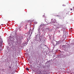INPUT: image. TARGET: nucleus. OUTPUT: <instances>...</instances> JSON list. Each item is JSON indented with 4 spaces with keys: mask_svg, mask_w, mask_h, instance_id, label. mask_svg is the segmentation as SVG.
<instances>
[{
    "mask_svg": "<svg viewBox=\"0 0 74 74\" xmlns=\"http://www.w3.org/2000/svg\"><path fill=\"white\" fill-rule=\"evenodd\" d=\"M59 16H59H60L59 15H57V16Z\"/></svg>",
    "mask_w": 74,
    "mask_h": 74,
    "instance_id": "f8f14e48",
    "label": "nucleus"
},
{
    "mask_svg": "<svg viewBox=\"0 0 74 74\" xmlns=\"http://www.w3.org/2000/svg\"><path fill=\"white\" fill-rule=\"evenodd\" d=\"M51 22L53 23H55L56 22V20L55 19H51Z\"/></svg>",
    "mask_w": 74,
    "mask_h": 74,
    "instance_id": "f03ea898",
    "label": "nucleus"
},
{
    "mask_svg": "<svg viewBox=\"0 0 74 74\" xmlns=\"http://www.w3.org/2000/svg\"><path fill=\"white\" fill-rule=\"evenodd\" d=\"M40 35H37L36 36V38L35 39L36 40V41H38V37H40Z\"/></svg>",
    "mask_w": 74,
    "mask_h": 74,
    "instance_id": "7ed1b4c3",
    "label": "nucleus"
},
{
    "mask_svg": "<svg viewBox=\"0 0 74 74\" xmlns=\"http://www.w3.org/2000/svg\"><path fill=\"white\" fill-rule=\"evenodd\" d=\"M26 69L27 70V71H29V69L28 68H27Z\"/></svg>",
    "mask_w": 74,
    "mask_h": 74,
    "instance_id": "1a4fd4ad",
    "label": "nucleus"
},
{
    "mask_svg": "<svg viewBox=\"0 0 74 74\" xmlns=\"http://www.w3.org/2000/svg\"><path fill=\"white\" fill-rule=\"evenodd\" d=\"M46 68L43 67L42 70H41L39 73V74H47V71L45 69Z\"/></svg>",
    "mask_w": 74,
    "mask_h": 74,
    "instance_id": "f257e3e1",
    "label": "nucleus"
},
{
    "mask_svg": "<svg viewBox=\"0 0 74 74\" xmlns=\"http://www.w3.org/2000/svg\"><path fill=\"white\" fill-rule=\"evenodd\" d=\"M32 33H33V30H30L29 31V34H32Z\"/></svg>",
    "mask_w": 74,
    "mask_h": 74,
    "instance_id": "20e7f679",
    "label": "nucleus"
},
{
    "mask_svg": "<svg viewBox=\"0 0 74 74\" xmlns=\"http://www.w3.org/2000/svg\"><path fill=\"white\" fill-rule=\"evenodd\" d=\"M60 28H63V25H60Z\"/></svg>",
    "mask_w": 74,
    "mask_h": 74,
    "instance_id": "0eeeda50",
    "label": "nucleus"
},
{
    "mask_svg": "<svg viewBox=\"0 0 74 74\" xmlns=\"http://www.w3.org/2000/svg\"><path fill=\"white\" fill-rule=\"evenodd\" d=\"M37 23H38L37 22H34V23L35 25L36 24H37Z\"/></svg>",
    "mask_w": 74,
    "mask_h": 74,
    "instance_id": "9d476101",
    "label": "nucleus"
},
{
    "mask_svg": "<svg viewBox=\"0 0 74 74\" xmlns=\"http://www.w3.org/2000/svg\"><path fill=\"white\" fill-rule=\"evenodd\" d=\"M40 27H42V26H44V24L43 23L41 24L40 25Z\"/></svg>",
    "mask_w": 74,
    "mask_h": 74,
    "instance_id": "423d86ee",
    "label": "nucleus"
},
{
    "mask_svg": "<svg viewBox=\"0 0 74 74\" xmlns=\"http://www.w3.org/2000/svg\"><path fill=\"white\" fill-rule=\"evenodd\" d=\"M43 17H45V15H43Z\"/></svg>",
    "mask_w": 74,
    "mask_h": 74,
    "instance_id": "ddd939ff",
    "label": "nucleus"
},
{
    "mask_svg": "<svg viewBox=\"0 0 74 74\" xmlns=\"http://www.w3.org/2000/svg\"><path fill=\"white\" fill-rule=\"evenodd\" d=\"M1 25H3V24H1Z\"/></svg>",
    "mask_w": 74,
    "mask_h": 74,
    "instance_id": "dca6fc26",
    "label": "nucleus"
},
{
    "mask_svg": "<svg viewBox=\"0 0 74 74\" xmlns=\"http://www.w3.org/2000/svg\"><path fill=\"white\" fill-rule=\"evenodd\" d=\"M71 10H73V9H71Z\"/></svg>",
    "mask_w": 74,
    "mask_h": 74,
    "instance_id": "4468645a",
    "label": "nucleus"
},
{
    "mask_svg": "<svg viewBox=\"0 0 74 74\" xmlns=\"http://www.w3.org/2000/svg\"><path fill=\"white\" fill-rule=\"evenodd\" d=\"M58 25L59 26V24H58Z\"/></svg>",
    "mask_w": 74,
    "mask_h": 74,
    "instance_id": "f3484780",
    "label": "nucleus"
},
{
    "mask_svg": "<svg viewBox=\"0 0 74 74\" xmlns=\"http://www.w3.org/2000/svg\"><path fill=\"white\" fill-rule=\"evenodd\" d=\"M39 40L40 41H43V39L42 38V37H39Z\"/></svg>",
    "mask_w": 74,
    "mask_h": 74,
    "instance_id": "39448f33",
    "label": "nucleus"
},
{
    "mask_svg": "<svg viewBox=\"0 0 74 74\" xmlns=\"http://www.w3.org/2000/svg\"><path fill=\"white\" fill-rule=\"evenodd\" d=\"M10 69H11V66H9Z\"/></svg>",
    "mask_w": 74,
    "mask_h": 74,
    "instance_id": "2eb2a0df",
    "label": "nucleus"
},
{
    "mask_svg": "<svg viewBox=\"0 0 74 74\" xmlns=\"http://www.w3.org/2000/svg\"><path fill=\"white\" fill-rule=\"evenodd\" d=\"M30 36H31V34L30 35Z\"/></svg>",
    "mask_w": 74,
    "mask_h": 74,
    "instance_id": "a211bd4d",
    "label": "nucleus"
},
{
    "mask_svg": "<svg viewBox=\"0 0 74 74\" xmlns=\"http://www.w3.org/2000/svg\"><path fill=\"white\" fill-rule=\"evenodd\" d=\"M9 59H11V55L9 56Z\"/></svg>",
    "mask_w": 74,
    "mask_h": 74,
    "instance_id": "6e6552de",
    "label": "nucleus"
},
{
    "mask_svg": "<svg viewBox=\"0 0 74 74\" xmlns=\"http://www.w3.org/2000/svg\"><path fill=\"white\" fill-rule=\"evenodd\" d=\"M59 27L58 26V27H56V29H58V28H59Z\"/></svg>",
    "mask_w": 74,
    "mask_h": 74,
    "instance_id": "9b49d317",
    "label": "nucleus"
}]
</instances>
